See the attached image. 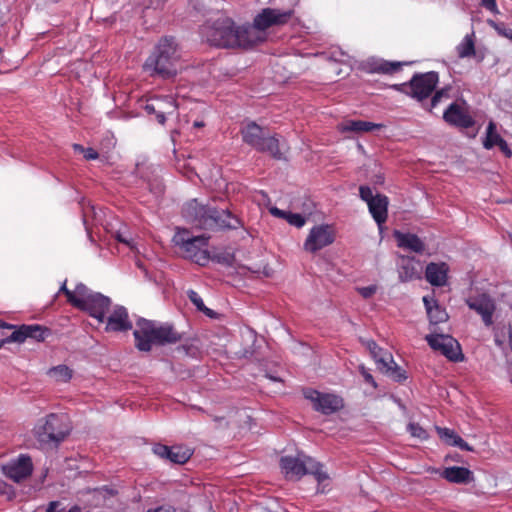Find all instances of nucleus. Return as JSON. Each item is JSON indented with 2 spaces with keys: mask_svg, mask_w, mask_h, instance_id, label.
I'll list each match as a JSON object with an SVG mask.
<instances>
[{
  "mask_svg": "<svg viewBox=\"0 0 512 512\" xmlns=\"http://www.w3.org/2000/svg\"><path fill=\"white\" fill-rule=\"evenodd\" d=\"M182 215L193 226L205 230L237 229L241 225L230 211L203 205L197 199L185 203Z\"/></svg>",
  "mask_w": 512,
  "mask_h": 512,
  "instance_id": "f257e3e1",
  "label": "nucleus"
},
{
  "mask_svg": "<svg viewBox=\"0 0 512 512\" xmlns=\"http://www.w3.org/2000/svg\"><path fill=\"white\" fill-rule=\"evenodd\" d=\"M133 335L136 347L145 352L151 350L152 344H175L181 340V335L171 325H157L146 319L137 322V329Z\"/></svg>",
  "mask_w": 512,
  "mask_h": 512,
  "instance_id": "f03ea898",
  "label": "nucleus"
},
{
  "mask_svg": "<svg viewBox=\"0 0 512 512\" xmlns=\"http://www.w3.org/2000/svg\"><path fill=\"white\" fill-rule=\"evenodd\" d=\"M179 59L178 44L175 38L164 36L159 40L154 55L149 57L146 65L152 67L157 75L168 79L177 74L176 65Z\"/></svg>",
  "mask_w": 512,
  "mask_h": 512,
  "instance_id": "7ed1b4c3",
  "label": "nucleus"
},
{
  "mask_svg": "<svg viewBox=\"0 0 512 512\" xmlns=\"http://www.w3.org/2000/svg\"><path fill=\"white\" fill-rule=\"evenodd\" d=\"M280 468L287 480H300L304 475L311 474L318 483L328 479V474L323 471V465L304 453L296 456H282Z\"/></svg>",
  "mask_w": 512,
  "mask_h": 512,
  "instance_id": "20e7f679",
  "label": "nucleus"
},
{
  "mask_svg": "<svg viewBox=\"0 0 512 512\" xmlns=\"http://www.w3.org/2000/svg\"><path fill=\"white\" fill-rule=\"evenodd\" d=\"M242 140L258 152L268 153L274 159H283L279 138L269 135L264 128L255 122H249L241 129Z\"/></svg>",
  "mask_w": 512,
  "mask_h": 512,
  "instance_id": "39448f33",
  "label": "nucleus"
},
{
  "mask_svg": "<svg viewBox=\"0 0 512 512\" xmlns=\"http://www.w3.org/2000/svg\"><path fill=\"white\" fill-rule=\"evenodd\" d=\"M70 429L66 416L51 413L35 425L33 434L42 445H58L66 438Z\"/></svg>",
  "mask_w": 512,
  "mask_h": 512,
  "instance_id": "423d86ee",
  "label": "nucleus"
},
{
  "mask_svg": "<svg viewBox=\"0 0 512 512\" xmlns=\"http://www.w3.org/2000/svg\"><path fill=\"white\" fill-rule=\"evenodd\" d=\"M202 37L210 44L221 48H235V23L232 19L219 18L201 27Z\"/></svg>",
  "mask_w": 512,
  "mask_h": 512,
  "instance_id": "0eeeda50",
  "label": "nucleus"
},
{
  "mask_svg": "<svg viewBox=\"0 0 512 512\" xmlns=\"http://www.w3.org/2000/svg\"><path fill=\"white\" fill-rule=\"evenodd\" d=\"M439 82V75L435 71L415 73L409 82L392 86L398 92L404 93L417 101L428 98Z\"/></svg>",
  "mask_w": 512,
  "mask_h": 512,
  "instance_id": "6e6552de",
  "label": "nucleus"
},
{
  "mask_svg": "<svg viewBox=\"0 0 512 512\" xmlns=\"http://www.w3.org/2000/svg\"><path fill=\"white\" fill-rule=\"evenodd\" d=\"M78 294L80 303L75 305V308L87 312L99 323H103L111 305L110 299L99 292L92 291L83 283L78 284Z\"/></svg>",
  "mask_w": 512,
  "mask_h": 512,
  "instance_id": "1a4fd4ad",
  "label": "nucleus"
},
{
  "mask_svg": "<svg viewBox=\"0 0 512 512\" xmlns=\"http://www.w3.org/2000/svg\"><path fill=\"white\" fill-rule=\"evenodd\" d=\"M137 104L148 115L155 114L157 122L161 125L165 124L167 115H172L177 110V104L172 95L140 99Z\"/></svg>",
  "mask_w": 512,
  "mask_h": 512,
  "instance_id": "9d476101",
  "label": "nucleus"
},
{
  "mask_svg": "<svg viewBox=\"0 0 512 512\" xmlns=\"http://www.w3.org/2000/svg\"><path fill=\"white\" fill-rule=\"evenodd\" d=\"M425 339L433 350L439 351L450 361L458 362L463 360L464 356L462 354L460 344L452 336L444 334H430L427 335Z\"/></svg>",
  "mask_w": 512,
  "mask_h": 512,
  "instance_id": "9b49d317",
  "label": "nucleus"
},
{
  "mask_svg": "<svg viewBox=\"0 0 512 512\" xmlns=\"http://www.w3.org/2000/svg\"><path fill=\"white\" fill-rule=\"evenodd\" d=\"M335 240V231L331 225L320 224L314 226L307 238L304 241L303 248L310 253L317 251L331 245Z\"/></svg>",
  "mask_w": 512,
  "mask_h": 512,
  "instance_id": "f8f14e48",
  "label": "nucleus"
},
{
  "mask_svg": "<svg viewBox=\"0 0 512 512\" xmlns=\"http://www.w3.org/2000/svg\"><path fill=\"white\" fill-rule=\"evenodd\" d=\"M304 397L313 403L316 411L330 415L343 407L342 398L334 394H323L314 389L304 390Z\"/></svg>",
  "mask_w": 512,
  "mask_h": 512,
  "instance_id": "ddd939ff",
  "label": "nucleus"
},
{
  "mask_svg": "<svg viewBox=\"0 0 512 512\" xmlns=\"http://www.w3.org/2000/svg\"><path fill=\"white\" fill-rule=\"evenodd\" d=\"M157 171L158 168L148 163L146 158L137 161L135 164L136 175L140 176L147 183V188L155 197H159L164 192V185Z\"/></svg>",
  "mask_w": 512,
  "mask_h": 512,
  "instance_id": "4468645a",
  "label": "nucleus"
},
{
  "mask_svg": "<svg viewBox=\"0 0 512 512\" xmlns=\"http://www.w3.org/2000/svg\"><path fill=\"white\" fill-rule=\"evenodd\" d=\"M32 472V459L26 454H20L16 459L11 460L3 466V473L5 476L16 483H20L30 477Z\"/></svg>",
  "mask_w": 512,
  "mask_h": 512,
  "instance_id": "2eb2a0df",
  "label": "nucleus"
},
{
  "mask_svg": "<svg viewBox=\"0 0 512 512\" xmlns=\"http://www.w3.org/2000/svg\"><path fill=\"white\" fill-rule=\"evenodd\" d=\"M152 451L159 458L174 464H185L194 453L193 449L185 445L167 446L161 443L155 444Z\"/></svg>",
  "mask_w": 512,
  "mask_h": 512,
  "instance_id": "dca6fc26",
  "label": "nucleus"
},
{
  "mask_svg": "<svg viewBox=\"0 0 512 512\" xmlns=\"http://www.w3.org/2000/svg\"><path fill=\"white\" fill-rule=\"evenodd\" d=\"M292 16L291 11H280L273 8H264L258 13L253 23L262 33L272 26L286 24Z\"/></svg>",
  "mask_w": 512,
  "mask_h": 512,
  "instance_id": "f3484780",
  "label": "nucleus"
},
{
  "mask_svg": "<svg viewBox=\"0 0 512 512\" xmlns=\"http://www.w3.org/2000/svg\"><path fill=\"white\" fill-rule=\"evenodd\" d=\"M467 306L479 314L486 327L493 324V315L496 310L495 301L488 294L470 297L466 300Z\"/></svg>",
  "mask_w": 512,
  "mask_h": 512,
  "instance_id": "a211bd4d",
  "label": "nucleus"
},
{
  "mask_svg": "<svg viewBox=\"0 0 512 512\" xmlns=\"http://www.w3.org/2000/svg\"><path fill=\"white\" fill-rule=\"evenodd\" d=\"M443 119L449 125L462 129L471 128L475 124L473 117L455 102L444 111Z\"/></svg>",
  "mask_w": 512,
  "mask_h": 512,
  "instance_id": "6ab92c4d",
  "label": "nucleus"
},
{
  "mask_svg": "<svg viewBox=\"0 0 512 512\" xmlns=\"http://www.w3.org/2000/svg\"><path fill=\"white\" fill-rule=\"evenodd\" d=\"M49 329L39 325V324H31V325H21L18 329L14 330L8 337L7 340L9 342H24L27 338L34 339L36 341H43L47 334H49Z\"/></svg>",
  "mask_w": 512,
  "mask_h": 512,
  "instance_id": "aec40b11",
  "label": "nucleus"
},
{
  "mask_svg": "<svg viewBox=\"0 0 512 512\" xmlns=\"http://www.w3.org/2000/svg\"><path fill=\"white\" fill-rule=\"evenodd\" d=\"M235 47L249 48L265 40V33H262L253 24L252 26H235Z\"/></svg>",
  "mask_w": 512,
  "mask_h": 512,
  "instance_id": "412c9836",
  "label": "nucleus"
},
{
  "mask_svg": "<svg viewBox=\"0 0 512 512\" xmlns=\"http://www.w3.org/2000/svg\"><path fill=\"white\" fill-rule=\"evenodd\" d=\"M422 268L420 261L412 256H399L398 276L401 282H410L421 279Z\"/></svg>",
  "mask_w": 512,
  "mask_h": 512,
  "instance_id": "4be33fe9",
  "label": "nucleus"
},
{
  "mask_svg": "<svg viewBox=\"0 0 512 512\" xmlns=\"http://www.w3.org/2000/svg\"><path fill=\"white\" fill-rule=\"evenodd\" d=\"M449 266L445 262H431L427 264L425 269V278L436 287L444 286L448 279Z\"/></svg>",
  "mask_w": 512,
  "mask_h": 512,
  "instance_id": "5701e85b",
  "label": "nucleus"
},
{
  "mask_svg": "<svg viewBox=\"0 0 512 512\" xmlns=\"http://www.w3.org/2000/svg\"><path fill=\"white\" fill-rule=\"evenodd\" d=\"M498 146L500 151L508 158L512 156V151L507 142L497 133L496 124L490 121L487 125L486 136L483 140V147L485 149H492Z\"/></svg>",
  "mask_w": 512,
  "mask_h": 512,
  "instance_id": "b1692460",
  "label": "nucleus"
},
{
  "mask_svg": "<svg viewBox=\"0 0 512 512\" xmlns=\"http://www.w3.org/2000/svg\"><path fill=\"white\" fill-rule=\"evenodd\" d=\"M389 199L386 195L376 194L375 200L368 204L369 212L375 222L381 226L388 218Z\"/></svg>",
  "mask_w": 512,
  "mask_h": 512,
  "instance_id": "393cba45",
  "label": "nucleus"
},
{
  "mask_svg": "<svg viewBox=\"0 0 512 512\" xmlns=\"http://www.w3.org/2000/svg\"><path fill=\"white\" fill-rule=\"evenodd\" d=\"M393 235L397 241L398 247L410 250L415 253L424 252L425 244L416 234L402 233L398 230H395Z\"/></svg>",
  "mask_w": 512,
  "mask_h": 512,
  "instance_id": "a878e982",
  "label": "nucleus"
},
{
  "mask_svg": "<svg viewBox=\"0 0 512 512\" xmlns=\"http://www.w3.org/2000/svg\"><path fill=\"white\" fill-rule=\"evenodd\" d=\"M406 62L387 61L383 59H371L367 62L368 71L371 73L393 75L401 71Z\"/></svg>",
  "mask_w": 512,
  "mask_h": 512,
  "instance_id": "bb28decb",
  "label": "nucleus"
},
{
  "mask_svg": "<svg viewBox=\"0 0 512 512\" xmlns=\"http://www.w3.org/2000/svg\"><path fill=\"white\" fill-rule=\"evenodd\" d=\"M442 477L451 483L467 484L473 480V473L468 468L452 466L443 470Z\"/></svg>",
  "mask_w": 512,
  "mask_h": 512,
  "instance_id": "cd10ccee",
  "label": "nucleus"
},
{
  "mask_svg": "<svg viewBox=\"0 0 512 512\" xmlns=\"http://www.w3.org/2000/svg\"><path fill=\"white\" fill-rule=\"evenodd\" d=\"M209 237L205 235L192 237L191 240L188 241L187 245H184L181 250L185 253L186 257L194 258L198 254H202V257L206 260L208 259L207 253L202 251V248L207 246Z\"/></svg>",
  "mask_w": 512,
  "mask_h": 512,
  "instance_id": "c85d7f7f",
  "label": "nucleus"
},
{
  "mask_svg": "<svg viewBox=\"0 0 512 512\" xmlns=\"http://www.w3.org/2000/svg\"><path fill=\"white\" fill-rule=\"evenodd\" d=\"M126 318V308H116L107 319L106 330L114 332L126 330L128 328V322Z\"/></svg>",
  "mask_w": 512,
  "mask_h": 512,
  "instance_id": "c756f323",
  "label": "nucleus"
},
{
  "mask_svg": "<svg viewBox=\"0 0 512 512\" xmlns=\"http://www.w3.org/2000/svg\"><path fill=\"white\" fill-rule=\"evenodd\" d=\"M383 127L382 124H376L369 121L363 120H347L341 124L340 129L343 132L351 131L356 133L370 132L373 130H379Z\"/></svg>",
  "mask_w": 512,
  "mask_h": 512,
  "instance_id": "7c9ffc66",
  "label": "nucleus"
},
{
  "mask_svg": "<svg viewBox=\"0 0 512 512\" xmlns=\"http://www.w3.org/2000/svg\"><path fill=\"white\" fill-rule=\"evenodd\" d=\"M457 54L460 58L471 57L475 55L474 33L466 35L457 46Z\"/></svg>",
  "mask_w": 512,
  "mask_h": 512,
  "instance_id": "2f4dec72",
  "label": "nucleus"
},
{
  "mask_svg": "<svg viewBox=\"0 0 512 512\" xmlns=\"http://www.w3.org/2000/svg\"><path fill=\"white\" fill-rule=\"evenodd\" d=\"M72 370L66 365H58L48 370L47 374L57 382H68L72 378Z\"/></svg>",
  "mask_w": 512,
  "mask_h": 512,
  "instance_id": "473e14b6",
  "label": "nucleus"
},
{
  "mask_svg": "<svg viewBox=\"0 0 512 512\" xmlns=\"http://www.w3.org/2000/svg\"><path fill=\"white\" fill-rule=\"evenodd\" d=\"M372 357L376 361L378 369L382 372H389L391 364H394L392 355L387 351H384L382 348H380L378 353L372 354Z\"/></svg>",
  "mask_w": 512,
  "mask_h": 512,
  "instance_id": "72a5a7b5",
  "label": "nucleus"
},
{
  "mask_svg": "<svg viewBox=\"0 0 512 512\" xmlns=\"http://www.w3.org/2000/svg\"><path fill=\"white\" fill-rule=\"evenodd\" d=\"M189 300L196 306V308L203 312L205 315L209 317H213L215 314L213 310L207 308L201 298V296L194 290H189L187 292Z\"/></svg>",
  "mask_w": 512,
  "mask_h": 512,
  "instance_id": "f704fd0d",
  "label": "nucleus"
},
{
  "mask_svg": "<svg viewBox=\"0 0 512 512\" xmlns=\"http://www.w3.org/2000/svg\"><path fill=\"white\" fill-rule=\"evenodd\" d=\"M428 317L432 324L443 323L448 319L446 311L442 309L438 304H435L433 309H429Z\"/></svg>",
  "mask_w": 512,
  "mask_h": 512,
  "instance_id": "c9c22d12",
  "label": "nucleus"
},
{
  "mask_svg": "<svg viewBox=\"0 0 512 512\" xmlns=\"http://www.w3.org/2000/svg\"><path fill=\"white\" fill-rule=\"evenodd\" d=\"M59 292L63 293L66 296L67 302L69 304H71L73 307H75V305H78L80 303V301L78 300L80 297L78 294V284L76 285L75 289L72 291L67 288L66 281H64V283L62 284V286L59 289Z\"/></svg>",
  "mask_w": 512,
  "mask_h": 512,
  "instance_id": "e433bc0d",
  "label": "nucleus"
},
{
  "mask_svg": "<svg viewBox=\"0 0 512 512\" xmlns=\"http://www.w3.org/2000/svg\"><path fill=\"white\" fill-rule=\"evenodd\" d=\"M437 432L440 439L450 446H455L454 442H457V437H460L458 434H456L453 430L449 428L437 427Z\"/></svg>",
  "mask_w": 512,
  "mask_h": 512,
  "instance_id": "4c0bfd02",
  "label": "nucleus"
},
{
  "mask_svg": "<svg viewBox=\"0 0 512 512\" xmlns=\"http://www.w3.org/2000/svg\"><path fill=\"white\" fill-rule=\"evenodd\" d=\"M72 148L75 152L82 153L86 160H95L99 157V154L93 148H85L81 144L74 143Z\"/></svg>",
  "mask_w": 512,
  "mask_h": 512,
  "instance_id": "58836bf2",
  "label": "nucleus"
},
{
  "mask_svg": "<svg viewBox=\"0 0 512 512\" xmlns=\"http://www.w3.org/2000/svg\"><path fill=\"white\" fill-rule=\"evenodd\" d=\"M190 232L187 229H179L177 233L173 237V241L175 245L183 248L184 245H187L188 241L192 239Z\"/></svg>",
  "mask_w": 512,
  "mask_h": 512,
  "instance_id": "ea45409f",
  "label": "nucleus"
},
{
  "mask_svg": "<svg viewBox=\"0 0 512 512\" xmlns=\"http://www.w3.org/2000/svg\"><path fill=\"white\" fill-rule=\"evenodd\" d=\"M488 24L493 27L500 36L506 37L512 40V29L507 28L504 23H496L493 20H489Z\"/></svg>",
  "mask_w": 512,
  "mask_h": 512,
  "instance_id": "a19ab883",
  "label": "nucleus"
},
{
  "mask_svg": "<svg viewBox=\"0 0 512 512\" xmlns=\"http://www.w3.org/2000/svg\"><path fill=\"white\" fill-rule=\"evenodd\" d=\"M408 431L413 437H416L420 440H426L428 438L427 431L417 423H410L408 425Z\"/></svg>",
  "mask_w": 512,
  "mask_h": 512,
  "instance_id": "79ce46f5",
  "label": "nucleus"
},
{
  "mask_svg": "<svg viewBox=\"0 0 512 512\" xmlns=\"http://www.w3.org/2000/svg\"><path fill=\"white\" fill-rule=\"evenodd\" d=\"M286 221L290 225L295 226L297 228L303 227L306 223V219L304 216H302L299 213H292L290 211L287 214Z\"/></svg>",
  "mask_w": 512,
  "mask_h": 512,
  "instance_id": "37998d69",
  "label": "nucleus"
},
{
  "mask_svg": "<svg viewBox=\"0 0 512 512\" xmlns=\"http://www.w3.org/2000/svg\"><path fill=\"white\" fill-rule=\"evenodd\" d=\"M359 196L367 203V205L375 200V195H373L372 189L366 185H361L359 187Z\"/></svg>",
  "mask_w": 512,
  "mask_h": 512,
  "instance_id": "c03bdc74",
  "label": "nucleus"
},
{
  "mask_svg": "<svg viewBox=\"0 0 512 512\" xmlns=\"http://www.w3.org/2000/svg\"><path fill=\"white\" fill-rule=\"evenodd\" d=\"M385 373L390 375L392 378H394L398 382H401L407 378L405 375V372L400 367H398L395 362H394V364H391L390 371L385 372Z\"/></svg>",
  "mask_w": 512,
  "mask_h": 512,
  "instance_id": "a18cd8bd",
  "label": "nucleus"
},
{
  "mask_svg": "<svg viewBox=\"0 0 512 512\" xmlns=\"http://www.w3.org/2000/svg\"><path fill=\"white\" fill-rule=\"evenodd\" d=\"M448 97L447 89L437 90L431 98V108H435L442 100V98Z\"/></svg>",
  "mask_w": 512,
  "mask_h": 512,
  "instance_id": "49530a36",
  "label": "nucleus"
},
{
  "mask_svg": "<svg viewBox=\"0 0 512 512\" xmlns=\"http://www.w3.org/2000/svg\"><path fill=\"white\" fill-rule=\"evenodd\" d=\"M0 494L5 495L8 499H11L15 493L12 486L0 480Z\"/></svg>",
  "mask_w": 512,
  "mask_h": 512,
  "instance_id": "de8ad7c7",
  "label": "nucleus"
},
{
  "mask_svg": "<svg viewBox=\"0 0 512 512\" xmlns=\"http://www.w3.org/2000/svg\"><path fill=\"white\" fill-rule=\"evenodd\" d=\"M376 286L374 285H370V286H367V287H362V288H359V293L362 295L363 298H370L371 296H373L375 293H376Z\"/></svg>",
  "mask_w": 512,
  "mask_h": 512,
  "instance_id": "09e8293b",
  "label": "nucleus"
},
{
  "mask_svg": "<svg viewBox=\"0 0 512 512\" xmlns=\"http://www.w3.org/2000/svg\"><path fill=\"white\" fill-rule=\"evenodd\" d=\"M481 5L492 13H498L496 0H481Z\"/></svg>",
  "mask_w": 512,
  "mask_h": 512,
  "instance_id": "8fccbe9b",
  "label": "nucleus"
},
{
  "mask_svg": "<svg viewBox=\"0 0 512 512\" xmlns=\"http://www.w3.org/2000/svg\"><path fill=\"white\" fill-rule=\"evenodd\" d=\"M360 371H361L362 376L365 379V382L372 384L375 387L376 383L374 381L373 376L365 369L364 366H360Z\"/></svg>",
  "mask_w": 512,
  "mask_h": 512,
  "instance_id": "3c124183",
  "label": "nucleus"
},
{
  "mask_svg": "<svg viewBox=\"0 0 512 512\" xmlns=\"http://www.w3.org/2000/svg\"><path fill=\"white\" fill-rule=\"evenodd\" d=\"M423 303L425 305L427 314H429V309H433V306H435V304H438L437 301L433 297H429V296L423 297Z\"/></svg>",
  "mask_w": 512,
  "mask_h": 512,
  "instance_id": "603ef678",
  "label": "nucleus"
},
{
  "mask_svg": "<svg viewBox=\"0 0 512 512\" xmlns=\"http://www.w3.org/2000/svg\"><path fill=\"white\" fill-rule=\"evenodd\" d=\"M456 447H459L461 450L464 451H473V448L464 441L461 437H457V442H454Z\"/></svg>",
  "mask_w": 512,
  "mask_h": 512,
  "instance_id": "864d4df0",
  "label": "nucleus"
},
{
  "mask_svg": "<svg viewBox=\"0 0 512 512\" xmlns=\"http://www.w3.org/2000/svg\"><path fill=\"white\" fill-rule=\"evenodd\" d=\"M289 211H284V210H281L277 207H272L270 209V213L275 216V217H278V218H281V219H285L286 220V217H287V214H288Z\"/></svg>",
  "mask_w": 512,
  "mask_h": 512,
  "instance_id": "5fc2aeb1",
  "label": "nucleus"
},
{
  "mask_svg": "<svg viewBox=\"0 0 512 512\" xmlns=\"http://www.w3.org/2000/svg\"><path fill=\"white\" fill-rule=\"evenodd\" d=\"M366 347H367V348H368V350L370 351L371 355H372V354H376V353H378V352L380 351V348H381V347H379V346H378V344H377L375 341H373V340H368V341H366Z\"/></svg>",
  "mask_w": 512,
  "mask_h": 512,
  "instance_id": "6e6d98bb",
  "label": "nucleus"
},
{
  "mask_svg": "<svg viewBox=\"0 0 512 512\" xmlns=\"http://www.w3.org/2000/svg\"><path fill=\"white\" fill-rule=\"evenodd\" d=\"M114 237L118 242L123 243L124 245H128V238L125 235V232L118 230L114 233Z\"/></svg>",
  "mask_w": 512,
  "mask_h": 512,
  "instance_id": "4d7b16f0",
  "label": "nucleus"
},
{
  "mask_svg": "<svg viewBox=\"0 0 512 512\" xmlns=\"http://www.w3.org/2000/svg\"><path fill=\"white\" fill-rule=\"evenodd\" d=\"M135 264H136L137 268L143 273L144 278H148V270H147L146 266L144 265V263L140 259H137L135 261Z\"/></svg>",
  "mask_w": 512,
  "mask_h": 512,
  "instance_id": "13d9d810",
  "label": "nucleus"
},
{
  "mask_svg": "<svg viewBox=\"0 0 512 512\" xmlns=\"http://www.w3.org/2000/svg\"><path fill=\"white\" fill-rule=\"evenodd\" d=\"M172 506H160L155 509H149L147 512H171Z\"/></svg>",
  "mask_w": 512,
  "mask_h": 512,
  "instance_id": "bf43d9fd",
  "label": "nucleus"
},
{
  "mask_svg": "<svg viewBox=\"0 0 512 512\" xmlns=\"http://www.w3.org/2000/svg\"><path fill=\"white\" fill-rule=\"evenodd\" d=\"M14 327L0 320V329H13Z\"/></svg>",
  "mask_w": 512,
  "mask_h": 512,
  "instance_id": "052dcab7",
  "label": "nucleus"
},
{
  "mask_svg": "<svg viewBox=\"0 0 512 512\" xmlns=\"http://www.w3.org/2000/svg\"><path fill=\"white\" fill-rule=\"evenodd\" d=\"M56 506H57V503L56 502H51L48 506V509H47V512H56L55 509H56Z\"/></svg>",
  "mask_w": 512,
  "mask_h": 512,
  "instance_id": "680f3d73",
  "label": "nucleus"
},
{
  "mask_svg": "<svg viewBox=\"0 0 512 512\" xmlns=\"http://www.w3.org/2000/svg\"><path fill=\"white\" fill-rule=\"evenodd\" d=\"M204 126H205V123L203 121H195L193 123V127H195V128H202Z\"/></svg>",
  "mask_w": 512,
  "mask_h": 512,
  "instance_id": "e2e57ef3",
  "label": "nucleus"
},
{
  "mask_svg": "<svg viewBox=\"0 0 512 512\" xmlns=\"http://www.w3.org/2000/svg\"><path fill=\"white\" fill-rule=\"evenodd\" d=\"M375 183L376 184H383L384 183V177L382 175H377Z\"/></svg>",
  "mask_w": 512,
  "mask_h": 512,
  "instance_id": "0e129e2a",
  "label": "nucleus"
},
{
  "mask_svg": "<svg viewBox=\"0 0 512 512\" xmlns=\"http://www.w3.org/2000/svg\"><path fill=\"white\" fill-rule=\"evenodd\" d=\"M68 512H81V510L78 507H72Z\"/></svg>",
  "mask_w": 512,
  "mask_h": 512,
  "instance_id": "69168bd1",
  "label": "nucleus"
},
{
  "mask_svg": "<svg viewBox=\"0 0 512 512\" xmlns=\"http://www.w3.org/2000/svg\"><path fill=\"white\" fill-rule=\"evenodd\" d=\"M5 342H9L7 340V337L5 339H0V348L2 347V345L5 343Z\"/></svg>",
  "mask_w": 512,
  "mask_h": 512,
  "instance_id": "338daca9",
  "label": "nucleus"
},
{
  "mask_svg": "<svg viewBox=\"0 0 512 512\" xmlns=\"http://www.w3.org/2000/svg\"><path fill=\"white\" fill-rule=\"evenodd\" d=\"M223 419H224L223 417H217V416H215V417L213 418V420H214V421H216V422H218V421H222Z\"/></svg>",
  "mask_w": 512,
  "mask_h": 512,
  "instance_id": "774afa93",
  "label": "nucleus"
}]
</instances>
